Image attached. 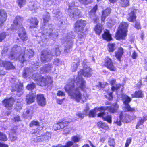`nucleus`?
I'll return each instance as SVG.
<instances>
[{
  "mask_svg": "<svg viewBox=\"0 0 147 147\" xmlns=\"http://www.w3.org/2000/svg\"><path fill=\"white\" fill-rule=\"evenodd\" d=\"M74 80L78 86L76 89L74 88V84L71 83L66 85L65 87V91L71 96L72 99H74L78 102L81 101L84 102L86 100V97L84 95H82L79 91L80 89L83 90L85 88V82L83 81L81 78H77Z\"/></svg>",
  "mask_w": 147,
  "mask_h": 147,
  "instance_id": "obj_1",
  "label": "nucleus"
},
{
  "mask_svg": "<svg viewBox=\"0 0 147 147\" xmlns=\"http://www.w3.org/2000/svg\"><path fill=\"white\" fill-rule=\"evenodd\" d=\"M52 27V25L50 24L46 26L45 25L41 28L40 31H41L40 32H42V35L40 37L42 42H45L49 36L53 40L56 38L57 35L54 33H52L53 31Z\"/></svg>",
  "mask_w": 147,
  "mask_h": 147,
  "instance_id": "obj_2",
  "label": "nucleus"
},
{
  "mask_svg": "<svg viewBox=\"0 0 147 147\" xmlns=\"http://www.w3.org/2000/svg\"><path fill=\"white\" fill-rule=\"evenodd\" d=\"M23 19L20 16H17L13 21V24L16 26V28L18 30V34L19 37L23 41L27 40L28 37L24 28L22 27L21 22Z\"/></svg>",
  "mask_w": 147,
  "mask_h": 147,
  "instance_id": "obj_3",
  "label": "nucleus"
},
{
  "mask_svg": "<svg viewBox=\"0 0 147 147\" xmlns=\"http://www.w3.org/2000/svg\"><path fill=\"white\" fill-rule=\"evenodd\" d=\"M128 24L127 22H122L120 25L118 31L116 34V38L117 40L123 39L126 36Z\"/></svg>",
  "mask_w": 147,
  "mask_h": 147,
  "instance_id": "obj_4",
  "label": "nucleus"
},
{
  "mask_svg": "<svg viewBox=\"0 0 147 147\" xmlns=\"http://www.w3.org/2000/svg\"><path fill=\"white\" fill-rule=\"evenodd\" d=\"M31 134H34L33 136V138L30 139L31 142L32 144L47 140L51 138L50 133L48 132H46L45 135H42L40 136H38L37 134H36L35 132L32 131Z\"/></svg>",
  "mask_w": 147,
  "mask_h": 147,
  "instance_id": "obj_5",
  "label": "nucleus"
},
{
  "mask_svg": "<svg viewBox=\"0 0 147 147\" xmlns=\"http://www.w3.org/2000/svg\"><path fill=\"white\" fill-rule=\"evenodd\" d=\"M13 84L12 86V91L13 92H16V94L20 96L23 93V84L18 82V80H12L11 81Z\"/></svg>",
  "mask_w": 147,
  "mask_h": 147,
  "instance_id": "obj_6",
  "label": "nucleus"
},
{
  "mask_svg": "<svg viewBox=\"0 0 147 147\" xmlns=\"http://www.w3.org/2000/svg\"><path fill=\"white\" fill-rule=\"evenodd\" d=\"M23 48L22 49L20 46L17 45H14L11 49V54L9 57V59L19 61V56L23 51H22Z\"/></svg>",
  "mask_w": 147,
  "mask_h": 147,
  "instance_id": "obj_7",
  "label": "nucleus"
},
{
  "mask_svg": "<svg viewBox=\"0 0 147 147\" xmlns=\"http://www.w3.org/2000/svg\"><path fill=\"white\" fill-rule=\"evenodd\" d=\"M25 48H23V51L19 56V61L22 63H23L27 57L30 58L33 56L34 53L33 51L30 49L25 50Z\"/></svg>",
  "mask_w": 147,
  "mask_h": 147,
  "instance_id": "obj_8",
  "label": "nucleus"
},
{
  "mask_svg": "<svg viewBox=\"0 0 147 147\" xmlns=\"http://www.w3.org/2000/svg\"><path fill=\"white\" fill-rule=\"evenodd\" d=\"M122 100L125 105L123 110L125 111L134 112L135 111V108H131L128 104L131 100V98L126 94H122Z\"/></svg>",
  "mask_w": 147,
  "mask_h": 147,
  "instance_id": "obj_9",
  "label": "nucleus"
},
{
  "mask_svg": "<svg viewBox=\"0 0 147 147\" xmlns=\"http://www.w3.org/2000/svg\"><path fill=\"white\" fill-rule=\"evenodd\" d=\"M69 15L73 20L80 17V11L76 7L69 6Z\"/></svg>",
  "mask_w": 147,
  "mask_h": 147,
  "instance_id": "obj_10",
  "label": "nucleus"
},
{
  "mask_svg": "<svg viewBox=\"0 0 147 147\" xmlns=\"http://www.w3.org/2000/svg\"><path fill=\"white\" fill-rule=\"evenodd\" d=\"M53 82L52 78L50 76L45 77L40 76L38 80L37 81V84L41 86H44L48 84H51Z\"/></svg>",
  "mask_w": 147,
  "mask_h": 147,
  "instance_id": "obj_11",
  "label": "nucleus"
},
{
  "mask_svg": "<svg viewBox=\"0 0 147 147\" xmlns=\"http://www.w3.org/2000/svg\"><path fill=\"white\" fill-rule=\"evenodd\" d=\"M83 67V69L81 70L80 71L78 72V76L76 77V78L74 77V80L75 79L76 80L77 78L80 77L82 78V80L85 82V81L83 79L80 75L82 74L84 76L87 77H89L92 74L91 69L89 67L86 66V65L84 66Z\"/></svg>",
  "mask_w": 147,
  "mask_h": 147,
  "instance_id": "obj_12",
  "label": "nucleus"
},
{
  "mask_svg": "<svg viewBox=\"0 0 147 147\" xmlns=\"http://www.w3.org/2000/svg\"><path fill=\"white\" fill-rule=\"evenodd\" d=\"M53 56L54 55L51 51H42L41 56V61L43 62L49 61L52 59Z\"/></svg>",
  "mask_w": 147,
  "mask_h": 147,
  "instance_id": "obj_13",
  "label": "nucleus"
},
{
  "mask_svg": "<svg viewBox=\"0 0 147 147\" xmlns=\"http://www.w3.org/2000/svg\"><path fill=\"white\" fill-rule=\"evenodd\" d=\"M87 24V22L85 20H77L75 25V29L76 32H82L84 28Z\"/></svg>",
  "mask_w": 147,
  "mask_h": 147,
  "instance_id": "obj_14",
  "label": "nucleus"
},
{
  "mask_svg": "<svg viewBox=\"0 0 147 147\" xmlns=\"http://www.w3.org/2000/svg\"><path fill=\"white\" fill-rule=\"evenodd\" d=\"M75 37L74 35L70 34L68 35L65 38V40L67 42V44L65 46L64 51L65 53H68L70 51V49L71 48L73 45V39Z\"/></svg>",
  "mask_w": 147,
  "mask_h": 147,
  "instance_id": "obj_15",
  "label": "nucleus"
},
{
  "mask_svg": "<svg viewBox=\"0 0 147 147\" xmlns=\"http://www.w3.org/2000/svg\"><path fill=\"white\" fill-rule=\"evenodd\" d=\"M105 63L106 66L110 71H116V68L113 65L111 59L109 57H107L105 58Z\"/></svg>",
  "mask_w": 147,
  "mask_h": 147,
  "instance_id": "obj_16",
  "label": "nucleus"
},
{
  "mask_svg": "<svg viewBox=\"0 0 147 147\" xmlns=\"http://www.w3.org/2000/svg\"><path fill=\"white\" fill-rule=\"evenodd\" d=\"M97 9V5H96L89 13L90 18L94 20V22L95 23H97L99 21L98 18L96 15V13Z\"/></svg>",
  "mask_w": 147,
  "mask_h": 147,
  "instance_id": "obj_17",
  "label": "nucleus"
},
{
  "mask_svg": "<svg viewBox=\"0 0 147 147\" xmlns=\"http://www.w3.org/2000/svg\"><path fill=\"white\" fill-rule=\"evenodd\" d=\"M119 108V105L116 103L113 104L110 107H101L100 109L102 110H107L109 111L111 113H114L117 112Z\"/></svg>",
  "mask_w": 147,
  "mask_h": 147,
  "instance_id": "obj_18",
  "label": "nucleus"
},
{
  "mask_svg": "<svg viewBox=\"0 0 147 147\" xmlns=\"http://www.w3.org/2000/svg\"><path fill=\"white\" fill-rule=\"evenodd\" d=\"M37 100L38 104L39 105L44 107L46 105L47 103L46 99L43 94H38L37 95Z\"/></svg>",
  "mask_w": 147,
  "mask_h": 147,
  "instance_id": "obj_19",
  "label": "nucleus"
},
{
  "mask_svg": "<svg viewBox=\"0 0 147 147\" xmlns=\"http://www.w3.org/2000/svg\"><path fill=\"white\" fill-rule=\"evenodd\" d=\"M14 102V99L13 98L9 99L6 98L3 101V105L5 107L10 109L11 108L13 105Z\"/></svg>",
  "mask_w": 147,
  "mask_h": 147,
  "instance_id": "obj_20",
  "label": "nucleus"
},
{
  "mask_svg": "<svg viewBox=\"0 0 147 147\" xmlns=\"http://www.w3.org/2000/svg\"><path fill=\"white\" fill-rule=\"evenodd\" d=\"M108 112H106L104 111L99 113L98 116L99 117H102L103 119L107 121L109 123H111L112 117L110 115H108Z\"/></svg>",
  "mask_w": 147,
  "mask_h": 147,
  "instance_id": "obj_21",
  "label": "nucleus"
},
{
  "mask_svg": "<svg viewBox=\"0 0 147 147\" xmlns=\"http://www.w3.org/2000/svg\"><path fill=\"white\" fill-rule=\"evenodd\" d=\"M69 123V122L67 121V119H63L61 121L59 122L55 125L54 127H56L57 128V129H56L55 130L59 129H63L65 127L67 126Z\"/></svg>",
  "mask_w": 147,
  "mask_h": 147,
  "instance_id": "obj_22",
  "label": "nucleus"
},
{
  "mask_svg": "<svg viewBox=\"0 0 147 147\" xmlns=\"http://www.w3.org/2000/svg\"><path fill=\"white\" fill-rule=\"evenodd\" d=\"M53 67V66L51 63L46 64L44 66L40 68V72L42 74H45L46 72L50 71Z\"/></svg>",
  "mask_w": 147,
  "mask_h": 147,
  "instance_id": "obj_23",
  "label": "nucleus"
},
{
  "mask_svg": "<svg viewBox=\"0 0 147 147\" xmlns=\"http://www.w3.org/2000/svg\"><path fill=\"white\" fill-rule=\"evenodd\" d=\"M28 22L30 24V28H35L39 22L36 18L35 17L31 18L27 20Z\"/></svg>",
  "mask_w": 147,
  "mask_h": 147,
  "instance_id": "obj_24",
  "label": "nucleus"
},
{
  "mask_svg": "<svg viewBox=\"0 0 147 147\" xmlns=\"http://www.w3.org/2000/svg\"><path fill=\"white\" fill-rule=\"evenodd\" d=\"M7 17L6 12L4 10L0 11V26L6 21Z\"/></svg>",
  "mask_w": 147,
  "mask_h": 147,
  "instance_id": "obj_25",
  "label": "nucleus"
},
{
  "mask_svg": "<svg viewBox=\"0 0 147 147\" xmlns=\"http://www.w3.org/2000/svg\"><path fill=\"white\" fill-rule=\"evenodd\" d=\"M36 97L35 95L33 93H30L26 96V101L28 104H31L34 102Z\"/></svg>",
  "mask_w": 147,
  "mask_h": 147,
  "instance_id": "obj_26",
  "label": "nucleus"
},
{
  "mask_svg": "<svg viewBox=\"0 0 147 147\" xmlns=\"http://www.w3.org/2000/svg\"><path fill=\"white\" fill-rule=\"evenodd\" d=\"M111 10L110 8H107L103 11L101 18L102 21H104L105 20L106 17L111 13Z\"/></svg>",
  "mask_w": 147,
  "mask_h": 147,
  "instance_id": "obj_27",
  "label": "nucleus"
},
{
  "mask_svg": "<svg viewBox=\"0 0 147 147\" xmlns=\"http://www.w3.org/2000/svg\"><path fill=\"white\" fill-rule=\"evenodd\" d=\"M123 53V49L121 47L119 49L118 51L115 52V56L118 60L120 61Z\"/></svg>",
  "mask_w": 147,
  "mask_h": 147,
  "instance_id": "obj_28",
  "label": "nucleus"
},
{
  "mask_svg": "<svg viewBox=\"0 0 147 147\" xmlns=\"http://www.w3.org/2000/svg\"><path fill=\"white\" fill-rule=\"evenodd\" d=\"M32 72V69L31 68H25L23 71V77L24 78H26L31 74Z\"/></svg>",
  "mask_w": 147,
  "mask_h": 147,
  "instance_id": "obj_29",
  "label": "nucleus"
},
{
  "mask_svg": "<svg viewBox=\"0 0 147 147\" xmlns=\"http://www.w3.org/2000/svg\"><path fill=\"white\" fill-rule=\"evenodd\" d=\"M103 38L108 41L111 40L112 38L111 34L109 33V30H106L104 32V33L102 35Z\"/></svg>",
  "mask_w": 147,
  "mask_h": 147,
  "instance_id": "obj_30",
  "label": "nucleus"
},
{
  "mask_svg": "<svg viewBox=\"0 0 147 147\" xmlns=\"http://www.w3.org/2000/svg\"><path fill=\"white\" fill-rule=\"evenodd\" d=\"M79 64V59H77L73 63L71 67V69L73 72L75 71H76Z\"/></svg>",
  "mask_w": 147,
  "mask_h": 147,
  "instance_id": "obj_31",
  "label": "nucleus"
},
{
  "mask_svg": "<svg viewBox=\"0 0 147 147\" xmlns=\"http://www.w3.org/2000/svg\"><path fill=\"white\" fill-rule=\"evenodd\" d=\"M53 16L54 17L57 18L58 19L60 18L62 16V13L59 9H55L53 11Z\"/></svg>",
  "mask_w": 147,
  "mask_h": 147,
  "instance_id": "obj_32",
  "label": "nucleus"
},
{
  "mask_svg": "<svg viewBox=\"0 0 147 147\" xmlns=\"http://www.w3.org/2000/svg\"><path fill=\"white\" fill-rule=\"evenodd\" d=\"M120 117L123 122H127L129 118V116L123 112H121L120 114Z\"/></svg>",
  "mask_w": 147,
  "mask_h": 147,
  "instance_id": "obj_33",
  "label": "nucleus"
},
{
  "mask_svg": "<svg viewBox=\"0 0 147 147\" xmlns=\"http://www.w3.org/2000/svg\"><path fill=\"white\" fill-rule=\"evenodd\" d=\"M136 16L134 11H132L129 13L128 18V20L130 22L134 21L136 20Z\"/></svg>",
  "mask_w": 147,
  "mask_h": 147,
  "instance_id": "obj_34",
  "label": "nucleus"
},
{
  "mask_svg": "<svg viewBox=\"0 0 147 147\" xmlns=\"http://www.w3.org/2000/svg\"><path fill=\"white\" fill-rule=\"evenodd\" d=\"M146 117H143V118L140 117L137 122L136 127V128L138 129L140 126L142 125L144 121H146Z\"/></svg>",
  "mask_w": 147,
  "mask_h": 147,
  "instance_id": "obj_35",
  "label": "nucleus"
},
{
  "mask_svg": "<svg viewBox=\"0 0 147 147\" xmlns=\"http://www.w3.org/2000/svg\"><path fill=\"white\" fill-rule=\"evenodd\" d=\"M94 30L96 34L100 35L102 31V26L101 25L97 24L95 26Z\"/></svg>",
  "mask_w": 147,
  "mask_h": 147,
  "instance_id": "obj_36",
  "label": "nucleus"
},
{
  "mask_svg": "<svg viewBox=\"0 0 147 147\" xmlns=\"http://www.w3.org/2000/svg\"><path fill=\"white\" fill-rule=\"evenodd\" d=\"M50 18V14L48 13H46L45 14H44L43 16V19L44 21V24L42 25V26H44V25H45L46 26L47 25L49 26V25H46L45 24V23L47 22L49 20V19Z\"/></svg>",
  "mask_w": 147,
  "mask_h": 147,
  "instance_id": "obj_37",
  "label": "nucleus"
},
{
  "mask_svg": "<svg viewBox=\"0 0 147 147\" xmlns=\"http://www.w3.org/2000/svg\"><path fill=\"white\" fill-rule=\"evenodd\" d=\"M4 67H5L7 69H13L14 67L11 62L5 61Z\"/></svg>",
  "mask_w": 147,
  "mask_h": 147,
  "instance_id": "obj_38",
  "label": "nucleus"
},
{
  "mask_svg": "<svg viewBox=\"0 0 147 147\" xmlns=\"http://www.w3.org/2000/svg\"><path fill=\"white\" fill-rule=\"evenodd\" d=\"M98 126L99 127L105 130L108 129H109L108 126L106 124L101 121L98 122Z\"/></svg>",
  "mask_w": 147,
  "mask_h": 147,
  "instance_id": "obj_39",
  "label": "nucleus"
},
{
  "mask_svg": "<svg viewBox=\"0 0 147 147\" xmlns=\"http://www.w3.org/2000/svg\"><path fill=\"white\" fill-rule=\"evenodd\" d=\"M32 109L31 108H29L27 109L26 111L24 113V115L25 117H30L32 115L33 112Z\"/></svg>",
  "mask_w": 147,
  "mask_h": 147,
  "instance_id": "obj_40",
  "label": "nucleus"
},
{
  "mask_svg": "<svg viewBox=\"0 0 147 147\" xmlns=\"http://www.w3.org/2000/svg\"><path fill=\"white\" fill-rule=\"evenodd\" d=\"M100 108H98V109L95 108L93 110H91L90 111L89 113V115L90 117H94L95 115V113L98 110H100Z\"/></svg>",
  "mask_w": 147,
  "mask_h": 147,
  "instance_id": "obj_41",
  "label": "nucleus"
},
{
  "mask_svg": "<svg viewBox=\"0 0 147 147\" xmlns=\"http://www.w3.org/2000/svg\"><path fill=\"white\" fill-rule=\"evenodd\" d=\"M132 97L139 98L142 97L143 96V94L141 91H136L134 95L132 94Z\"/></svg>",
  "mask_w": 147,
  "mask_h": 147,
  "instance_id": "obj_42",
  "label": "nucleus"
},
{
  "mask_svg": "<svg viewBox=\"0 0 147 147\" xmlns=\"http://www.w3.org/2000/svg\"><path fill=\"white\" fill-rule=\"evenodd\" d=\"M41 76L38 73H35L32 75V78L37 83V81H38L40 77Z\"/></svg>",
  "mask_w": 147,
  "mask_h": 147,
  "instance_id": "obj_43",
  "label": "nucleus"
},
{
  "mask_svg": "<svg viewBox=\"0 0 147 147\" xmlns=\"http://www.w3.org/2000/svg\"><path fill=\"white\" fill-rule=\"evenodd\" d=\"M108 143L111 147H114L115 145V139L114 138H109L108 141Z\"/></svg>",
  "mask_w": 147,
  "mask_h": 147,
  "instance_id": "obj_44",
  "label": "nucleus"
},
{
  "mask_svg": "<svg viewBox=\"0 0 147 147\" xmlns=\"http://www.w3.org/2000/svg\"><path fill=\"white\" fill-rule=\"evenodd\" d=\"M129 0H121V4L123 7H125L129 5Z\"/></svg>",
  "mask_w": 147,
  "mask_h": 147,
  "instance_id": "obj_45",
  "label": "nucleus"
},
{
  "mask_svg": "<svg viewBox=\"0 0 147 147\" xmlns=\"http://www.w3.org/2000/svg\"><path fill=\"white\" fill-rule=\"evenodd\" d=\"M109 49V52H113L115 49V44L114 43H110L108 45Z\"/></svg>",
  "mask_w": 147,
  "mask_h": 147,
  "instance_id": "obj_46",
  "label": "nucleus"
},
{
  "mask_svg": "<svg viewBox=\"0 0 147 147\" xmlns=\"http://www.w3.org/2000/svg\"><path fill=\"white\" fill-rule=\"evenodd\" d=\"M73 144V143L71 141H69L68 142L66 145L65 146H63L61 144L59 145L56 146H53L52 147H70Z\"/></svg>",
  "mask_w": 147,
  "mask_h": 147,
  "instance_id": "obj_47",
  "label": "nucleus"
},
{
  "mask_svg": "<svg viewBox=\"0 0 147 147\" xmlns=\"http://www.w3.org/2000/svg\"><path fill=\"white\" fill-rule=\"evenodd\" d=\"M26 0H17V3L21 8L26 3Z\"/></svg>",
  "mask_w": 147,
  "mask_h": 147,
  "instance_id": "obj_48",
  "label": "nucleus"
},
{
  "mask_svg": "<svg viewBox=\"0 0 147 147\" xmlns=\"http://www.w3.org/2000/svg\"><path fill=\"white\" fill-rule=\"evenodd\" d=\"M7 140V138L6 135L0 132V140L3 141H6Z\"/></svg>",
  "mask_w": 147,
  "mask_h": 147,
  "instance_id": "obj_49",
  "label": "nucleus"
},
{
  "mask_svg": "<svg viewBox=\"0 0 147 147\" xmlns=\"http://www.w3.org/2000/svg\"><path fill=\"white\" fill-rule=\"evenodd\" d=\"M9 137L10 138V139L12 141H13L17 139V137H16V134L14 132L13 134H9Z\"/></svg>",
  "mask_w": 147,
  "mask_h": 147,
  "instance_id": "obj_50",
  "label": "nucleus"
},
{
  "mask_svg": "<svg viewBox=\"0 0 147 147\" xmlns=\"http://www.w3.org/2000/svg\"><path fill=\"white\" fill-rule=\"evenodd\" d=\"M78 1L81 3L85 5L90 3L92 2V0H78Z\"/></svg>",
  "mask_w": 147,
  "mask_h": 147,
  "instance_id": "obj_51",
  "label": "nucleus"
},
{
  "mask_svg": "<svg viewBox=\"0 0 147 147\" xmlns=\"http://www.w3.org/2000/svg\"><path fill=\"white\" fill-rule=\"evenodd\" d=\"M35 87V84L34 83L28 84L26 88L28 90H31L33 89Z\"/></svg>",
  "mask_w": 147,
  "mask_h": 147,
  "instance_id": "obj_52",
  "label": "nucleus"
},
{
  "mask_svg": "<svg viewBox=\"0 0 147 147\" xmlns=\"http://www.w3.org/2000/svg\"><path fill=\"white\" fill-rule=\"evenodd\" d=\"M39 123L38 121H33L31 122L30 124V127H32L34 125H35L36 126H39Z\"/></svg>",
  "mask_w": 147,
  "mask_h": 147,
  "instance_id": "obj_53",
  "label": "nucleus"
},
{
  "mask_svg": "<svg viewBox=\"0 0 147 147\" xmlns=\"http://www.w3.org/2000/svg\"><path fill=\"white\" fill-rule=\"evenodd\" d=\"M72 140L74 142H78L80 141V138L78 136H74L72 137Z\"/></svg>",
  "mask_w": 147,
  "mask_h": 147,
  "instance_id": "obj_54",
  "label": "nucleus"
},
{
  "mask_svg": "<svg viewBox=\"0 0 147 147\" xmlns=\"http://www.w3.org/2000/svg\"><path fill=\"white\" fill-rule=\"evenodd\" d=\"M122 119L120 117V116L118 118H117V119L116 120H115L114 121V123H116L117 125H121V121H122Z\"/></svg>",
  "mask_w": 147,
  "mask_h": 147,
  "instance_id": "obj_55",
  "label": "nucleus"
},
{
  "mask_svg": "<svg viewBox=\"0 0 147 147\" xmlns=\"http://www.w3.org/2000/svg\"><path fill=\"white\" fill-rule=\"evenodd\" d=\"M54 63L56 65L59 66L61 64L62 62L58 59L56 58L54 59Z\"/></svg>",
  "mask_w": 147,
  "mask_h": 147,
  "instance_id": "obj_56",
  "label": "nucleus"
},
{
  "mask_svg": "<svg viewBox=\"0 0 147 147\" xmlns=\"http://www.w3.org/2000/svg\"><path fill=\"white\" fill-rule=\"evenodd\" d=\"M54 51H55V53H53L54 55H56V56H58L60 55V51H59L58 47L55 48V49H54Z\"/></svg>",
  "mask_w": 147,
  "mask_h": 147,
  "instance_id": "obj_57",
  "label": "nucleus"
},
{
  "mask_svg": "<svg viewBox=\"0 0 147 147\" xmlns=\"http://www.w3.org/2000/svg\"><path fill=\"white\" fill-rule=\"evenodd\" d=\"M6 35L5 32H3L0 34V42H1L5 38Z\"/></svg>",
  "mask_w": 147,
  "mask_h": 147,
  "instance_id": "obj_58",
  "label": "nucleus"
},
{
  "mask_svg": "<svg viewBox=\"0 0 147 147\" xmlns=\"http://www.w3.org/2000/svg\"><path fill=\"white\" fill-rule=\"evenodd\" d=\"M131 141V138H127V140L125 147H128L129 144H130Z\"/></svg>",
  "mask_w": 147,
  "mask_h": 147,
  "instance_id": "obj_59",
  "label": "nucleus"
},
{
  "mask_svg": "<svg viewBox=\"0 0 147 147\" xmlns=\"http://www.w3.org/2000/svg\"><path fill=\"white\" fill-rule=\"evenodd\" d=\"M121 85L120 84H117L116 86H112L111 88V89L113 91H114L115 90H117L119 88Z\"/></svg>",
  "mask_w": 147,
  "mask_h": 147,
  "instance_id": "obj_60",
  "label": "nucleus"
},
{
  "mask_svg": "<svg viewBox=\"0 0 147 147\" xmlns=\"http://www.w3.org/2000/svg\"><path fill=\"white\" fill-rule=\"evenodd\" d=\"M85 115H86V114H85L84 112L83 113L79 112L77 114L78 116L81 119H82L83 118Z\"/></svg>",
  "mask_w": 147,
  "mask_h": 147,
  "instance_id": "obj_61",
  "label": "nucleus"
},
{
  "mask_svg": "<svg viewBox=\"0 0 147 147\" xmlns=\"http://www.w3.org/2000/svg\"><path fill=\"white\" fill-rule=\"evenodd\" d=\"M57 94L59 96H64L65 95V92L61 91H58Z\"/></svg>",
  "mask_w": 147,
  "mask_h": 147,
  "instance_id": "obj_62",
  "label": "nucleus"
},
{
  "mask_svg": "<svg viewBox=\"0 0 147 147\" xmlns=\"http://www.w3.org/2000/svg\"><path fill=\"white\" fill-rule=\"evenodd\" d=\"M89 109L88 106H86V108L84 109V112L86 114V115H87L88 114V111L89 110Z\"/></svg>",
  "mask_w": 147,
  "mask_h": 147,
  "instance_id": "obj_63",
  "label": "nucleus"
},
{
  "mask_svg": "<svg viewBox=\"0 0 147 147\" xmlns=\"http://www.w3.org/2000/svg\"><path fill=\"white\" fill-rule=\"evenodd\" d=\"M137 56V55L135 51H133V53L131 55V57L133 59H136Z\"/></svg>",
  "mask_w": 147,
  "mask_h": 147,
  "instance_id": "obj_64",
  "label": "nucleus"
}]
</instances>
